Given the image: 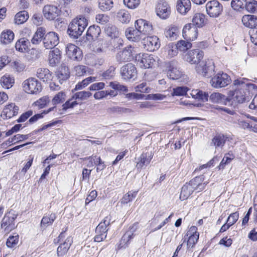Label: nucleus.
Returning <instances> with one entry per match:
<instances>
[{
	"label": "nucleus",
	"instance_id": "2",
	"mask_svg": "<svg viewBox=\"0 0 257 257\" xmlns=\"http://www.w3.org/2000/svg\"><path fill=\"white\" fill-rule=\"evenodd\" d=\"M231 82L230 77L227 74L221 71L215 74L210 80L211 86L215 88L225 87Z\"/></svg>",
	"mask_w": 257,
	"mask_h": 257
},
{
	"label": "nucleus",
	"instance_id": "38",
	"mask_svg": "<svg viewBox=\"0 0 257 257\" xmlns=\"http://www.w3.org/2000/svg\"><path fill=\"white\" fill-rule=\"evenodd\" d=\"M1 84L6 89L11 88L15 83V79L10 75H5L1 78Z\"/></svg>",
	"mask_w": 257,
	"mask_h": 257
},
{
	"label": "nucleus",
	"instance_id": "48",
	"mask_svg": "<svg viewBox=\"0 0 257 257\" xmlns=\"http://www.w3.org/2000/svg\"><path fill=\"white\" fill-rule=\"evenodd\" d=\"M91 95L92 93L89 91H78L73 94L72 98L75 99L77 102L79 101H84L87 100Z\"/></svg>",
	"mask_w": 257,
	"mask_h": 257
},
{
	"label": "nucleus",
	"instance_id": "63",
	"mask_svg": "<svg viewBox=\"0 0 257 257\" xmlns=\"http://www.w3.org/2000/svg\"><path fill=\"white\" fill-rule=\"evenodd\" d=\"M110 43L113 48L117 49L122 46L123 41L120 37H118L117 38H111Z\"/></svg>",
	"mask_w": 257,
	"mask_h": 257
},
{
	"label": "nucleus",
	"instance_id": "56",
	"mask_svg": "<svg viewBox=\"0 0 257 257\" xmlns=\"http://www.w3.org/2000/svg\"><path fill=\"white\" fill-rule=\"evenodd\" d=\"M189 89L185 86L177 87L173 88V92L172 93L173 96H181L185 95L187 94Z\"/></svg>",
	"mask_w": 257,
	"mask_h": 257
},
{
	"label": "nucleus",
	"instance_id": "58",
	"mask_svg": "<svg viewBox=\"0 0 257 257\" xmlns=\"http://www.w3.org/2000/svg\"><path fill=\"white\" fill-rule=\"evenodd\" d=\"M65 93L62 91L58 92L52 99V104L55 105L57 104L62 103L65 100Z\"/></svg>",
	"mask_w": 257,
	"mask_h": 257
},
{
	"label": "nucleus",
	"instance_id": "18",
	"mask_svg": "<svg viewBox=\"0 0 257 257\" xmlns=\"http://www.w3.org/2000/svg\"><path fill=\"white\" fill-rule=\"evenodd\" d=\"M234 85H240L247 94H254L257 92V86L255 84L248 82V80L244 78H240L235 80Z\"/></svg>",
	"mask_w": 257,
	"mask_h": 257
},
{
	"label": "nucleus",
	"instance_id": "64",
	"mask_svg": "<svg viewBox=\"0 0 257 257\" xmlns=\"http://www.w3.org/2000/svg\"><path fill=\"white\" fill-rule=\"evenodd\" d=\"M95 19L97 23L101 25L106 24L109 20V17L105 14H98L96 16Z\"/></svg>",
	"mask_w": 257,
	"mask_h": 257
},
{
	"label": "nucleus",
	"instance_id": "19",
	"mask_svg": "<svg viewBox=\"0 0 257 257\" xmlns=\"http://www.w3.org/2000/svg\"><path fill=\"white\" fill-rule=\"evenodd\" d=\"M166 65L167 76L170 79L175 80L181 78L182 75V73L177 68L175 62L171 61L167 63Z\"/></svg>",
	"mask_w": 257,
	"mask_h": 257
},
{
	"label": "nucleus",
	"instance_id": "7",
	"mask_svg": "<svg viewBox=\"0 0 257 257\" xmlns=\"http://www.w3.org/2000/svg\"><path fill=\"white\" fill-rule=\"evenodd\" d=\"M236 88L232 94L231 100L235 104H240L248 101L249 96L240 85H234Z\"/></svg>",
	"mask_w": 257,
	"mask_h": 257
},
{
	"label": "nucleus",
	"instance_id": "16",
	"mask_svg": "<svg viewBox=\"0 0 257 257\" xmlns=\"http://www.w3.org/2000/svg\"><path fill=\"white\" fill-rule=\"evenodd\" d=\"M183 37L189 41L195 40L198 36V29L192 24H187L185 25L183 29Z\"/></svg>",
	"mask_w": 257,
	"mask_h": 257
},
{
	"label": "nucleus",
	"instance_id": "3",
	"mask_svg": "<svg viewBox=\"0 0 257 257\" xmlns=\"http://www.w3.org/2000/svg\"><path fill=\"white\" fill-rule=\"evenodd\" d=\"M22 85L24 90L28 94H38L42 89L41 83L34 77L25 80Z\"/></svg>",
	"mask_w": 257,
	"mask_h": 257
},
{
	"label": "nucleus",
	"instance_id": "23",
	"mask_svg": "<svg viewBox=\"0 0 257 257\" xmlns=\"http://www.w3.org/2000/svg\"><path fill=\"white\" fill-rule=\"evenodd\" d=\"M188 183L194 191H196L197 192H199L205 188L208 183L204 182V178L202 176H199L191 180Z\"/></svg>",
	"mask_w": 257,
	"mask_h": 257
},
{
	"label": "nucleus",
	"instance_id": "27",
	"mask_svg": "<svg viewBox=\"0 0 257 257\" xmlns=\"http://www.w3.org/2000/svg\"><path fill=\"white\" fill-rule=\"evenodd\" d=\"M37 77L43 82L51 81L53 78L52 73L47 68H41L37 70Z\"/></svg>",
	"mask_w": 257,
	"mask_h": 257
},
{
	"label": "nucleus",
	"instance_id": "15",
	"mask_svg": "<svg viewBox=\"0 0 257 257\" xmlns=\"http://www.w3.org/2000/svg\"><path fill=\"white\" fill-rule=\"evenodd\" d=\"M214 66L211 60L207 61H202L196 67L198 73L203 76H208L210 72L214 71Z\"/></svg>",
	"mask_w": 257,
	"mask_h": 257
},
{
	"label": "nucleus",
	"instance_id": "12",
	"mask_svg": "<svg viewBox=\"0 0 257 257\" xmlns=\"http://www.w3.org/2000/svg\"><path fill=\"white\" fill-rule=\"evenodd\" d=\"M43 42L46 49H52L59 42L58 35L54 32H49L45 35Z\"/></svg>",
	"mask_w": 257,
	"mask_h": 257
},
{
	"label": "nucleus",
	"instance_id": "8",
	"mask_svg": "<svg viewBox=\"0 0 257 257\" xmlns=\"http://www.w3.org/2000/svg\"><path fill=\"white\" fill-rule=\"evenodd\" d=\"M120 72L122 78L125 80H134L137 75V69L132 63H127L122 66Z\"/></svg>",
	"mask_w": 257,
	"mask_h": 257
},
{
	"label": "nucleus",
	"instance_id": "35",
	"mask_svg": "<svg viewBox=\"0 0 257 257\" xmlns=\"http://www.w3.org/2000/svg\"><path fill=\"white\" fill-rule=\"evenodd\" d=\"M30 42L25 38H21L16 43V49L19 52L24 53L27 52L29 50V45Z\"/></svg>",
	"mask_w": 257,
	"mask_h": 257
},
{
	"label": "nucleus",
	"instance_id": "26",
	"mask_svg": "<svg viewBox=\"0 0 257 257\" xmlns=\"http://www.w3.org/2000/svg\"><path fill=\"white\" fill-rule=\"evenodd\" d=\"M61 60V53L60 50L56 48L51 50L49 54V62L50 66L54 67L59 64Z\"/></svg>",
	"mask_w": 257,
	"mask_h": 257
},
{
	"label": "nucleus",
	"instance_id": "44",
	"mask_svg": "<svg viewBox=\"0 0 257 257\" xmlns=\"http://www.w3.org/2000/svg\"><path fill=\"white\" fill-rule=\"evenodd\" d=\"M134 237V233L132 231L128 230L126 231L122 236L120 243L119 244V248H125L127 246L129 241Z\"/></svg>",
	"mask_w": 257,
	"mask_h": 257
},
{
	"label": "nucleus",
	"instance_id": "17",
	"mask_svg": "<svg viewBox=\"0 0 257 257\" xmlns=\"http://www.w3.org/2000/svg\"><path fill=\"white\" fill-rule=\"evenodd\" d=\"M60 12V10L57 7L51 5L45 6L43 10L44 17L49 20H54Z\"/></svg>",
	"mask_w": 257,
	"mask_h": 257
},
{
	"label": "nucleus",
	"instance_id": "31",
	"mask_svg": "<svg viewBox=\"0 0 257 257\" xmlns=\"http://www.w3.org/2000/svg\"><path fill=\"white\" fill-rule=\"evenodd\" d=\"M29 137V135L17 134L14 136L13 137L9 138L6 142L3 143L2 145L4 146L5 145H7L8 144L10 145L16 144L28 139Z\"/></svg>",
	"mask_w": 257,
	"mask_h": 257
},
{
	"label": "nucleus",
	"instance_id": "49",
	"mask_svg": "<svg viewBox=\"0 0 257 257\" xmlns=\"http://www.w3.org/2000/svg\"><path fill=\"white\" fill-rule=\"evenodd\" d=\"M97 80L96 77L90 76L88 77L85 79L83 80L81 82H80L76 85L74 90H78L82 89L87 85H88L90 83L96 81Z\"/></svg>",
	"mask_w": 257,
	"mask_h": 257
},
{
	"label": "nucleus",
	"instance_id": "25",
	"mask_svg": "<svg viewBox=\"0 0 257 257\" xmlns=\"http://www.w3.org/2000/svg\"><path fill=\"white\" fill-rule=\"evenodd\" d=\"M153 155L151 153H143L138 159L136 168L138 170H141L144 166L150 164L153 158Z\"/></svg>",
	"mask_w": 257,
	"mask_h": 257
},
{
	"label": "nucleus",
	"instance_id": "36",
	"mask_svg": "<svg viewBox=\"0 0 257 257\" xmlns=\"http://www.w3.org/2000/svg\"><path fill=\"white\" fill-rule=\"evenodd\" d=\"M70 75V72L68 68L65 66H61L58 70L57 73V77L60 83L63 81L67 80Z\"/></svg>",
	"mask_w": 257,
	"mask_h": 257
},
{
	"label": "nucleus",
	"instance_id": "51",
	"mask_svg": "<svg viewBox=\"0 0 257 257\" xmlns=\"http://www.w3.org/2000/svg\"><path fill=\"white\" fill-rule=\"evenodd\" d=\"M227 139L228 137L223 135H218L212 139V143L216 147H222Z\"/></svg>",
	"mask_w": 257,
	"mask_h": 257
},
{
	"label": "nucleus",
	"instance_id": "45",
	"mask_svg": "<svg viewBox=\"0 0 257 257\" xmlns=\"http://www.w3.org/2000/svg\"><path fill=\"white\" fill-rule=\"evenodd\" d=\"M106 34L110 38H117L120 37V32L115 26L108 25L105 28Z\"/></svg>",
	"mask_w": 257,
	"mask_h": 257
},
{
	"label": "nucleus",
	"instance_id": "61",
	"mask_svg": "<svg viewBox=\"0 0 257 257\" xmlns=\"http://www.w3.org/2000/svg\"><path fill=\"white\" fill-rule=\"evenodd\" d=\"M88 68L84 65H78L74 68V72L77 76H81L86 73Z\"/></svg>",
	"mask_w": 257,
	"mask_h": 257
},
{
	"label": "nucleus",
	"instance_id": "46",
	"mask_svg": "<svg viewBox=\"0 0 257 257\" xmlns=\"http://www.w3.org/2000/svg\"><path fill=\"white\" fill-rule=\"evenodd\" d=\"M118 20L123 24L128 23L131 16L130 13L125 10H120L117 14Z\"/></svg>",
	"mask_w": 257,
	"mask_h": 257
},
{
	"label": "nucleus",
	"instance_id": "24",
	"mask_svg": "<svg viewBox=\"0 0 257 257\" xmlns=\"http://www.w3.org/2000/svg\"><path fill=\"white\" fill-rule=\"evenodd\" d=\"M109 86L111 87L114 90H105L106 91V96L110 95L111 96H116L117 95V91L126 92L128 89L126 86L121 85L117 81L110 82Z\"/></svg>",
	"mask_w": 257,
	"mask_h": 257
},
{
	"label": "nucleus",
	"instance_id": "47",
	"mask_svg": "<svg viewBox=\"0 0 257 257\" xmlns=\"http://www.w3.org/2000/svg\"><path fill=\"white\" fill-rule=\"evenodd\" d=\"M56 218L55 213H51L43 216L41 222V226L45 228L47 226L51 225Z\"/></svg>",
	"mask_w": 257,
	"mask_h": 257
},
{
	"label": "nucleus",
	"instance_id": "53",
	"mask_svg": "<svg viewBox=\"0 0 257 257\" xmlns=\"http://www.w3.org/2000/svg\"><path fill=\"white\" fill-rule=\"evenodd\" d=\"M178 50L181 51H185L192 47V44L188 41L184 40H180L176 44Z\"/></svg>",
	"mask_w": 257,
	"mask_h": 257
},
{
	"label": "nucleus",
	"instance_id": "52",
	"mask_svg": "<svg viewBox=\"0 0 257 257\" xmlns=\"http://www.w3.org/2000/svg\"><path fill=\"white\" fill-rule=\"evenodd\" d=\"M246 4V0H232L231 3L232 8L236 11L244 9Z\"/></svg>",
	"mask_w": 257,
	"mask_h": 257
},
{
	"label": "nucleus",
	"instance_id": "28",
	"mask_svg": "<svg viewBox=\"0 0 257 257\" xmlns=\"http://www.w3.org/2000/svg\"><path fill=\"white\" fill-rule=\"evenodd\" d=\"M19 107L15 103H11L5 106L3 109V113L5 115L6 117L10 118L18 113Z\"/></svg>",
	"mask_w": 257,
	"mask_h": 257
},
{
	"label": "nucleus",
	"instance_id": "20",
	"mask_svg": "<svg viewBox=\"0 0 257 257\" xmlns=\"http://www.w3.org/2000/svg\"><path fill=\"white\" fill-rule=\"evenodd\" d=\"M67 55L71 59L79 60L82 59V53L81 49L72 44H69L66 48Z\"/></svg>",
	"mask_w": 257,
	"mask_h": 257
},
{
	"label": "nucleus",
	"instance_id": "9",
	"mask_svg": "<svg viewBox=\"0 0 257 257\" xmlns=\"http://www.w3.org/2000/svg\"><path fill=\"white\" fill-rule=\"evenodd\" d=\"M156 9L157 15L162 19H167L171 13V7L166 1H160L157 5Z\"/></svg>",
	"mask_w": 257,
	"mask_h": 257
},
{
	"label": "nucleus",
	"instance_id": "34",
	"mask_svg": "<svg viewBox=\"0 0 257 257\" xmlns=\"http://www.w3.org/2000/svg\"><path fill=\"white\" fill-rule=\"evenodd\" d=\"M192 22V25L196 27H202L205 24V16L201 13H196L193 16Z\"/></svg>",
	"mask_w": 257,
	"mask_h": 257
},
{
	"label": "nucleus",
	"instance_id": "29",
	"mask_svg": "<svg viewBox=\"0 0 257 257\" xmlns=\"http://www.w3.org/2000/svg\"><path fill=\"white\" fill-rule=\"evenodd\" d=\"M242 22L244 26L254 29L257 26V17L251 15H244L242 18Z\"/></svg>",
	"mask_w": 257,
	"mask_h": 257
},
{
	"label": "nucleus",
	"instance_id": "30",
	"mask_svg": "<svg viewBox=\"0 0 257 257\" xmlns=\"http://www.w3.org/2000/svg\"><path fill=\"white\" fill-rule=\"evenodd\" d=\"M191 9L190 0H179L177 2V11L183 15L186 14Z\"/></svg>",
	"mask_w": 257,
	"mask_h": 257
},
{
	"label": "nucleus",
	"instance_id": "22",
	"mask_svg": "<svg viewBox=\"0 0 257 257\" xmlns=\"http://www.w3.org/2000/svg\"><path fill=\"white\" fill-rule=\"evenodd\" d=\"M199 233L197 228L195 226H191L187 231L186 236H188L187 245L188 248H192L197 242L199 238Z\"/></svg>",
	"mask_w": 257,
	"mask_h": 257
},
{
	"label": "nucleus",
	"instance_id": "50",
	"mask_svg": "<svg viewBox=\"0 0 257 257\" xmlns=\"http://www.w3.org/2000/svg\"><path fill=\"white\" fill-rule=\"evenodd\" d=\"M29 18L28 13L26 11H22L18 13L15 17V23L20 25L24 23Z\"/></svg>",
	"mask_w": 257,
	"mask_h": 257
},
{
	"label": "nucleus",
	"instance_id": "55",
	"mask_svg": "<svg viewBox=\"0 0 257 257\" xmlns=\"http://www.w3.org/2000/svg\"><path fill=\"white\" fill-rule=\"evenodd\" d=\"M178 35V29L174 27L169 28L165 32V36L171 40H174L177 38Z\"/></svg>",
	"mask_w": 257,
	"mask_h": 257
},
{
	"label": "nucleus",
	"instance_id": "43",
	"mask_svg": "<svg viewBox=\"0 0 257 257\" xmlns=\"http://www.w3.org/2000/svg\"><path fill=\"white\" fill-rule=\"evenodd\" d=\"M192 98L202 101L208 100V94L198 89H193L190 93Z\"/></svg>",
	"mask_w": 257,
	"mask_h": 257
},
{
	"label": "nucleus",
	"instance_id": "57",
	"mask_svg": "<svg viewBox=\"0 0 257 257\" xmlns=\"http://www.w3.org/2000/svg\"><path fill=\"white\" fill-rule=\"evenodd\" d=\"M18 241L19 235L18 234L11 235L7 239L6 245L8 247L12 248L18 244Z\"/></svg>",
	"mask_w": 257,
	"mask_h": 257
},
{
	"label": "nucleus",
	"instance_id": "5",
	"mask_svg": "<svg viewBox=\"0 0 257 257\" xmlns=\"http://www.w3.org/2000/svg\"><path fill=\"white\" fill-rule=\"evenodd\" d=\"M135 58L136 61L140 66L144 68L152 67L157 58L153 55L142 53L136 54Z\"/></svg>",
	"mask_w": 257,
	"mask_h": 257
},
{
	"label": "nucleus",
	"instance_id": "6",
	"mask_svg": "<svg viewBox=\"0 0 257 257\" xmlns=\"http://www.w3.org/2000/svg\"><path fill=\"white\" fill-rule=\"evenodd\" d=\"M138 48L131 45L124 48L122 51L119 52L116 55V59L119 63L130 60L135 55L137 54Z\"/></svg>",
	"mask_w": 257,
	"mask_h": 257
},
{
	"label": "nucleus",
	"instance_id": "10",
	"mask_svg": "<svg viewBox=\"0 0 257 257\" xmlns=\"http://www.w3.org/2000/svg\"><path fill=\"white\" fill-rule=\"evenodd\" d=\"M206 10L210 17H217L221 13L223 7L217 1L213 0L206 4Z\"/></svg>",
	"mask_w": 257,
	"mask_h": 257
},
{
	"label": "nucleus",
	"instance_id": "33",
	"mask_svg": "<svg viewBox=\"0 0 257 257\" xmlns=\"http://www.w3.org/2000/svg\"><path fill=\"white\" fill-rule=\"evenodd\" d=\"M101 33V30L99 27L97 26H91L88 28L86 35L88 40H94L96 39Z\"/></svg>",
	"mask_w": 257,
	"mask_h": 257
},
{
	"label": "nucleus",
	"instance_id": "42",
	"mask_svg": "<svg viewBox=\"0 0 257 257\" xmlns=\"http://www.w3.org/2000/svg\"><path fill=\"white\" fill-rule=\"evenodd\" d=\"M45 33L46 31L44 28H38L31 39L32 43L33 44H39L42 41V38L44 37Z\"/></svg>",
	"mask_w": 257,
	"mask_h": 257
},
{
	"label": "nucleus",
	"instance_id": "11",
	"mask_svg": "<svg viewBox=\"0 0 257 257\" xmlns=\"http://www.w3.org/2000/svg\"><path fill=\"white\" fill-rule=\"evenodd\" d=\"M16 216L14 213L9 212L6 213L1 222V227L4 228L6 233H8L15 228V219Z\"/></svg>",
	"mask_w": 257,
	"mask_h": 257
},
{
	"label": "nucleus",
	"instance_id": "1",
	"mask_svg": "<svg viewBox=\"0 0 257 257\" xmlns=\"http://www.w3.org/2000/svg\"><path fill=\"white\" fill-rule=\"evenodd\" d=\"M88 25L87 19L83 16H79L73 19L69 25L68 33L74 39L81 35Z\"/></svg>",
	"mask_w": 257,
	"mask_h": 257
},
{
	"label": "nucleus",
	"instance_id": "37",
	"mask_svg": "<svg viewBox=\"0 0 257 257\" xmlns=\"http://www.w3.org/2000/svg\"><path fill=\"white\" fill-rule=\"evenodd\" d=\"M14 37V34L12 31H4L1 34V42L3 44H9L13 41Z\"/></svg>",
	"mask_w": 257,
	"mask_h": 257
},
{
	"label": "nucleus",
	"instance_id": "14",
	"mask_svg": "<svg viewBox=\"0 0 257 257\" xmlns=\"http://www.w3.org/2000/svg\"><path fill=\"white\" fill-rule=\"evenodd\" d=\"M143 40L145 48L150 52L157 50L160 47V41L156 36L147 37Z\"/></svg>",
	"mask_w": 257,
	"mask_h": 257
},
{
	"label": "nucleus",
	"instance_id": "39",
	"mask_svg": "<svg viewBox=\"0 0 257 257\" xmlns=\"http://www.w3.org/2000/svg\"><path fill=\"white\" fill-rule=\"evenodd\" d=\"M164 53L168 58L176 56L178 54V49L176 45L173 43L168 44L165 48Z\"/></svg>",
	"mask_w": 257,
	"mask_h": 257
},
{
	"label": "nucleus",
	"instance_id": "60",
	"mask_svg": "<svg viewBox=\"0 0 257 257\" xmlns=\"http://www.w3.org/2000/svg\"><path fill=\"white\" fill-rule=\"evenodd\" d=\"M55 108V106H53L52 107L50 108L47 111H44L42 113H38L35 115H34L33 116L31 117L29 120V122L30 123H33L36 121H37L39 119L42 118L43 117V114H47L49 113V112L53 111L54 108Z\"/></svg>",
	"mask_w": 257,
	"mask_h": 257
},
{
	"label": "nucleus",
	"instance_id": "41",
	"mask_svg": "<svg viewBox=\"0 0 257 257\" xmlns=\"http://www.w3.org/2000/svg\"><path fill=\"white\" fill-rule=\"evenodd\" d=\"M98 8L102 11H110L113 7V0H98Z\"/></svg>",
	"mask_w": 257,
	"mask_h": 257
},
{
	"label": "nucleus",
	"instance_id": "40",
	"mask_svg": "<svg viewBox=\"0 0 257 257\" xmlns=\"http://www.w3.org/2000/svg\"><path fill=\"white\" fill-rule=\"evenodd\" d=\"M194 192L190 185L187 183L182 187L180 198L182 200L187 199Z\"/></svg>",
	"mask_w": 257,
	"mask_h": 257
},
{
	"label": "nucleus",
	"instance_id": "13",
	"mask_svg": "<svg viewBox=\"0 0 257 257\" xmlns=\"http://www.w3.org/2000/svg\"><path fill=\"white\" fill-rule=\"evenodd\" d=\"M204 56V53L199 49L189 51L185 55V60L191 64H198Z\"/></svg>",
	"mask_w": 257,
	"mask_h": 257
},
{
	"label": "nucleus",
	"instance_id": "54",
	"mask_svg": "<svg viewBox=\"0 0 257 257\" xmlns=\"http://www.w3.org/2000/svg\"><path fill=\"white\" fill-rule=\"evenodd\" d=\"M138 193V191H129L125 194L121 199V203L127 204L132 201L135 198Z\"/></svg>",
	"mask_w": 257,
	"mask_h": 257
},
{
	"label": "nucleus",
	"instance_id": "32",
	"mask_svg": "<svg viewBox=\"0 0 257 257\" xmlns=\"http://www.w3.org/2000/svg\"><path fill=\"white\" fill-rule=\"evenodd\" d=\"M125 36L127 39L133 42H138L141 40L140 33L136 29L133 28H128L125 32Z\"/></svg>",
	"mask_w": 257,
	"mask_h": 257
},
{
	"label": "nucleus",
	"instance_id": "62",
	"mask_svg": "<svg viewBox=\"0 0 257 257\" xmlns=\"http://www.w3.org/2000/svg\"><path fill=\"white\" fill-rule=\"evenodd\" d=\"M50 101L48 96H45L35 102L34 104L38 106V108H44Z\"/></svg>",
	"mask_w": 257,
	"mask_h": 257
},
{
	"label": "nucleus",
	"instance_id": "59",
	"mask_svg": "<svg viewBox=\"0 0 257 257\" xmlns=\"http://www.w3.org/2000/svg\"><path fill=\"white\" fill-rule=\"evenodd\" d=\"M225 96L218 92H214L210 96V99L213 102L220 103L224 100Z\"/></svg>",
	"mask_w": 257,
	"mask_h": 257
},
{
	"label": "nucleus",
	"instance_id": "4",
	"mask_svg": "<svg viewBox=\"0 0 257 257\" xmlns=\"http://www.w3.org/2000/svg\"><path fill=\"white\" fill-rule=\"evenodd\" d=\"M65 232L66 230L62 232L58 236V242H61L57 248V254L59 256H62L66 253L73 242L71 236H68L65 238Z\"/></svg>",
	"mask_w": 257,
	"mask_h": 257
},
{
	"label": "nucleus",
	"instance_id": "21",
	"mask_svg": "<svg viewBox=\"0 0 257 257\" xmlns=\"http://www.w3.org/2000/svg\"><path fill=\"white\" fill-rule=\"evenodd\" d=\"M135 26L140 33L144 34H150L152 32L153 28L152 25L148 21L139 19L135 22Z\"/></svg>",
	"mask_w": 257,
	"mask_h": 257
}]
</instances>
